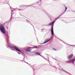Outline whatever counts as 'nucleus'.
<instances>
[{
  "instance_id": "obj_16",
  "label": "nucleus",
  "mask_w": 75,
  "mask_h": 75,
  "mask_svg": "<svg viewBox=\"0 0 75 75\" xmlns=\"http://www.w3.org/2000/svg\"><path fill=\"white\" fill-rule=\"evenodd\" d=\"M65 12H64L63 13H62L61 14V15H62H62H63V14H65Z\"/></svg>"
},
{
  "instance_id": "obj_40",
  "label": "nucleus",
  "mask_w": 75,
  "mask_h": 75,
  "mask_svg": "<svg viewBox=\"0 0 75 75\" xmlns=\"http://www.w3.org/2000/svg\"><path fill=\"white\" fill-rule=\"evenodd\" d=\"M73 11V12H75V11Z\"/></svg>"
},
{
  "instance_id": "obj_20",
  "label": "nucleus",
  "mask_w": 75,
  "mask_h": 75,
  "mask_svg": "<svg viewBox=\"0 0 75 75\" xmlns=\"http://www.w3.org/2000/svg\"><path fill=\"white\" fill-rule=\"evenodd\" d=\"M60 17V16H59L57 17V19H58Z\"/></svg>"
},
{
  "instance_id": "obj_18",
  "label": "nucleus",
  "mask_w": 75,
  "mask_h": 75,
  "mask_svg": "<svg viewBox=\"0 0 75 75\" xmlns=\"http://www.w3.org/2000/svg\"><path fill=\"white\" fill-rule=\"evenodd\" d=\"M71 63H72L73 64H74V61L73 60L71 62Z\"/></svg>"
},
{
  "instance_id": "obj_56",
  "label": "nucleus",
  "mask_w": 75,
  "mask_h": 75,
  "mask_svg": "<svg viewBox=\"0 0 75 75\" xmlns=\"http://www.w3.org/2000/svg\"><path fill=\"white\" fill-rule=\"evenodd\" d=\"M39 45V46H40V45Z\"/></svg>"
},
{
  "instance_id": "obj_59",
  "label": "nucleus",
  "mask_w": 75,
  "mask_h": 75,
  "mask_svg": "<svg viewBox=\"0 0 75 75\" xmlns=\"http://www.w3.org/2000/svg\"><path fill=\"white\" fill-rule=\"evenodd\" d=\"M47 55H48V56H49V55H48V54H47Z\"/></svg>"
},
{
  "instance_id": "obj_43",
  "label": "nucleus",
  "mask_w": 75,
  "mask_h": 75,
  "mask_svg": "<svg viewBox=\"0 0 75 75\" xmlns=\"http://www.w3.org/2000/svg\"><path fill=\"white\" fill-rule=\"evenodd\" d=\"M73 61H75V59H73Z\"/></svg>"
},
{
  "instance_id": "obj_25",
  "label": "nucleus",
  "mask_w": 75,
  "mask_h": 75,
  "mask_svg": "<svg viewBox=\"0 0 75 75\" xmlns=\"http://www.w3.org/2000/svg\"><path fill=\"white\" fill-rule=\"evenodd\" d=\"M26 20V21H28V22L29 23H30V22H29V21H28V20Z\"/></svg>"
},
{
  "instance_id": "obj_17",
  "label": "nucleus",
  "mask_w": 75,
  "mask_h": 75,
  "mask_svg": "<svg viewBox=\"0 0 75 75\" xmlns=\"http://www.w3.org/2000/svg\"><path fill=\"white\" fill-rule=\"evenodd\" d=\"M65 12H64L63 13H62L61 14V15H62H62H63V14H65Z\"/></svg>"
},
{
  "instance_id": "obj_26",
  "label": "nucleus",
  "mask_w": 75,
  "mask_h": 75,
  "mask_svg": "<svg viewBox=\"0 0 75 75\" xmlns=\"http://www.w3.org/2000/svg\"><path fill=\"white\" fill-rule=\"evenodd\" d=\"M33 48V47H30L29 48V49H31V48Z\"/></svg>"
},
{
  "instance_id": "obj_5",
  "label": "nucleus",
  "mask_w": 75,
  "mask_h": 75,
  "mask_svg": "<svg viewBox=\"0 0 75 75\" xmlns=\"http://www.w3.org/2000/svg\"><path fill=\"white\" fill-rule=\"evenodd\" d=\"M12 18H13L12 17L10 19V20L9 21H7L6 22H5L4 24V25H5V24L6 23H7V24H8V23H9L10 22V21H11H11L12 20Z\"/></svg>"
},
{
  "instance_id": "obj_52",
  "label": "nucleus",
  "mask_w": 75,
  "mask_h": 75,
  "mask_svg": "<svg viewBox=\"0 0 75 75\" xmlns=\"http://www.w3.org/2000/svg\"><path fill=\"white\" fill-rule=\"evenodd\" d=\"M50 19L51 20V18H50Z\"/></svg>"
},
{
  "instance_id": "obj_55",
  "label": "nucleus",
  "mask_w": 75,
  "mask_h": 75,
  "mask_svg": "<svg viewBox=\"0 0 75 75\" xmlns=\"http://www.w3.org/2000/svg\"><path fill=\"white\" fill-rule=\"evenodd\" d=\"M75 21H73V22Z\"/></svg>"
},
{
  "instance_id": "obj_58",
  "label": "nucleus",
  "mask_w": 75,
  "mask_h": 75,
  "mask_svg": "<svg viewBox=\"0 0 75 75\" xmlns=\"http://www.w3.org/2000/svg\"><path fill=\"white\" fill-rule=\"evenodd\" d=\"M59 67H60V68H61V67H60V66H59Z\"/></svg>"
},
{
  "instance_id": "obj_10",
  "label": "nucleus",
  "mask_w": 75,
  "mask_h": 75,
  "mask_svg": "<svg viewBox=\"0 0 75 75\" xmlns=\"http://www.w3.org/2000/svg\"><path fill=\"white\" fill-rule=\"evenodd\" d=\"M27 6L28 7H29V6H32V5H22V7H24V6Z\"/></svg>"
},
{
  "instance_id": "obj_45",
  "label": "nucleus",
  "mask_w": 75,
  "mask_h": 75,
  "mask_svg": "<svg viewBox=\"0 0 75 75\" xmlns=\"http://www.w3.org/2000/svg\"><path fill=\"white\" fill-rule=\"evenodd\" d=\"M22 61V62H23V61H24V60H23V61Z\"/></svg>"
},
{
  "instance_id": "obj_24",
  "label": "nucleus",
  "mask_w": 75,
  "mask_h": 75,
  "mask_svg": "<svg viewBox=\"0 0 75 75\" xmlns=\"http://www.w3.org/2000/svg\"><path fill=\"white\" fill-rule=\"evenodd\" d=\"M66 44L67 45H70V46H71V45H68V44Z\"/></svg>"
},
{
  "instance_id": "obj_44",
  "label": "nucleus",
  "mask_w": 75,
  "mask_h": 75,
  "mask_svg": "<svg viewBox=\"0 0 75 75\" xmlns=\"http://www.w3.org/2000/svg\"><path fill=\"white\" fill-rule=\"evenodd\" d=\"M16 9H17V8H15V9H14V10H16Z\"/></svg>"
},
{
  "instance_id": "obj_35",
  "label": "nucleus",
  "mask_w": 75,
  "mask_h": 75,
  "mask_svg": "<svg viewBox=\"0 0 75 75\" xmlns=\"http://www.w3.org/2000/svg\"><path fill=\"white\" fill-rule=\"evenodd\" d=\"M44 30V29H42V30Z\"/></svg>"
},
{
  "instance_id": "obj_39",
  "label": "nucleus",
  "mask_w": 75,
  "mask_h": 75,
  "mask_svg": "<svg viewBox=\"0 0 75 75\" xmlns=\"http://www.w3.org/2000/svg\"><path fill=\"white\" fill-rule=\"evenodd\" d=\"M42 44V43H39V44Z\"/></svg>"
},
{
  "instance_id": "obj_13",
  "label": "nucleus",
  "mask_w": 75,
  "mask_h": 75,
  "mask_svg": "<svg viewBox=\"0 0 75 75\" xmlns=\"http://www.w3.org/2000/svg\"><path fill=\"white\" fill-rule=\"evenodd\" d=\"M57 20H58V19H57V18L56 19H55L54 20V21L53 23H52V24H53V25H54V23H55V21H57Z\"/></svg>"
},
{
  "instance_id": "obj_37",
  "label": "nucleus",
  "mask_w": 75,
  "mask_h": 75,
  "mask_svg": "<svg viewBox=\"0 0 75 75\" xmlns=\"http://www.w3.org/2000/svg\"><path fill=\"white\" fill-rule=\"evenodd\" d=\"M13 13H11V16H13Z\"/></svg>"
},
{
  "instance_id": "obj_60",
  "label": "nucleus",
  "mask_w": 75,
  "mask_h": 75,
  "mask_svg": "<svg viewBox=\"0 0 75 75\" xmlns=\"http://www.w3.org/2000/svg\"><path fill=\"white\" fill-rule=\"evenodd\" d=\"M12 9H14V8H12Z\"/></svg>"
},
{
  "instance_id": "obj_4",
  "label": "nucleus",
  "mask_w": 75,
  "mask_h": 75,
  "mask_svg": "<svg viewBox=\"0 0 75 75\" xmlns=\"http://www.w3.org/2000/svg\"><path fill=\"white\" fill-rule=\"evenodd\" d=\"M61 69H62V70H61V71H64V72H66V73H67V74H69V75H72L71 74L68 73V72H67L66 71H65V70H64V69H62V68H61Z\"/></svg>"
},
{
  "instance_id": "obj_31",
  "label": "nucleus",
  "mask_w": 75,
  "mask_h": 75,
  "mask_svg": "<svg viewBox=\"0 0 75 75\" xmlns=\"http://www.w3.org/2000/svg\"><path fill=\"white\" fill-rule=\"evenodd\" d=\"M21 55H22L24 57V54H21Z\"/></svg>"
},
{
  "instance_id": "obj_57",
  "label": "nucleus",
  "mask_w": 75,
  "mask_h": 75,
  "mask_svg": "<svg viewBox=\"0 0 75 75\" xmlns=\"http://www.w3.org/2000/svg\"><path fill=\"white\" fill-rule=\"evenodd\" d=\"M61 41H62V40H61Z\"/></svg>"
},
{
  "instance_id": "obj_33",
  "label": "nucleus",
  "mask_w": 75,
  "mask_h": 75,
  "mask_svg": "<svg viewBox=\"0 0 75 75\" xmlns=\"http://www.w3.org/2000/svg\"><path fill=\"white\" fill-rule=\"evenodd\" d=\"M25 62V63H26V64H28V63H27L26 62Z\"/></svg>"
},
{
  "instance_id": "obj_49",
  "label": "nucleus",
  "mask_w": 75,
  "mask_h": 75,
  "mask_svg": "<svg viewBox=\"0 0 75 75\" xmlns=\"http://www.w3.org/2000/svg\"><path fill=\"white\" fill-rule=\"evenodd\" d=\"M54 1H57V0H54Z\"/></svg>"
},
{
  "instance_id": "obj_64",
  "label": "nucleus",
  "mask_w": 75,
  "mask_h": 75,
  "mask_svg": "<svg viewBox=\"0 0 75 75\" xmlns=\"http://www.w3.org/2000/svg\"><path fill=\"white\" fill-rule=\"evenodd\" d=\"M33 7H34V6H33Z\"/></svg>"
},
{
  "instance_id": "obj_14",
  "label": "nucleus",
  "mask_w": 75,
  "mask_h": 75,
  "mask_svg": "<svg viewBox=\"0 0 75 75\" xmlns=\"http://www.w3.org/2000/svg\"><path fill=\"white\" fill-rule=\"evenodd\" d=\"M53 50H54V51H57V50L55 48H53Z\"/></svg>"
},
{
  "instance_id": "obj_11",
  "label": "nucleus",
  "mask_w": 75,
  "mask_h": 75,
  "mask_svg": "<svg viewBox=\"0 0 75 75\" xmlns=\"http://www.w3.org/2000/svg\"><path fill=\"white\" fill-rule=\"evenodd\" d=\"M35 55H40V54H39V52H36L35 53Z\"/></svg>"
},
{
  "instance_id": "obj_3",
  "label": "nucleus",
  "mask_w": 75,
  "mask_h": 75,
  "mask_svg": "<svg viewBox=\"0 0 75 75\" xmlns=\"http://www.w3.org/2000/svg\"><path fill=\"white\" fill-rule=\"evenodd\" d=\"M73 56H74V55L73 54H71L67 57V58H68L69 59H70L71 58H72L73 57Z\"/></svg>"
},
{
  "instance_id": "obj_21",
  "label": "nucleus",
  "mask_w": 75,
  "mask_h": 75,
  "mask_svg": "<svg viewBox=\"0 0 75 75\" xmlns=\"http://www.w3.org/2000/svg\"><path fill=\"white\" fill-rule=\"evenodd\" d=\"M41 1V0H40L39 2H37V3L38 4L39 3V2H40V1Z\"/></svg>"
},
{
  "instance_id": "obj_54",
  "label": "nucleus",
  "mask_w": 75,
  "mask_h": 75,
  "mask_svg": "<svg viewBox=\"0 0 75 75\" xmlns=\"http://www.w3.org/2000/svg\"><path fill=\"white\" fill-rule=\"evenodd\" d=\"M59 40H60V41H61V40H60L59 39Z\"/></svg>"
},
{
  "instance_id": "obj_53",
  "label": "nucleus",
  "mask_w": 75,
  "mask_h": 75,
  "mask_svg": "<svg viewBox=\"0 0 75 75\" xmlns=\"http://www.w3.org/2000/svg\"><path fill=\"white\" fill-rule=\"evenodd\" d=\"M59 40H60V41H61V40H60L59 39Z\"/></svg>"
},
{
  "instance_id": "obj_63",
  "label": "nucleus",
  "mask_w": 75,
  "mask_h": 75,
  "mask_svg": "<svg viewBox=\"0 0 75 75\" xmlns=\"http://www.w3.org/2000/svg\"><path fill=\"white\" fill-rule=\"evenodd\" d=\"M7 4H8V3Z\"/></svg>"
},
{
  "instance_id": "obj_1",
  "label": "nucleus",
  "mask_w": 75,
  "mask_h": 75,
  "mask_svg": "<svg viewBox=\"0 0 75 75\" xmlns=\"http://www.w3.org/2000/svg\"><path fill=\"white\" fill-rule=\"evenodd\" d=\"M0 31L4 34L6 40V42L7 43L6 45V47L7 48H12V49H14L18 51V52H20V50H17L18 49V47L17 46H16L14 45L11 44L10 42V40H9V36H8V33L7 32V33H6V30H5V27L3 25V24L1 23H0Z\"/></svg>"
},
{
  "instance_id": "obj_29",
  "label": "nucleus",
  "mask_w": 75,
  "mask_h": 75,
  "mask_svg": "<svg viewBox=\"0 0 75 75\" xmlns=\"http://www.w3.org/2000/svg\"><path fill=\"white\" fill-rule=\"evenodd\" d=\"M11 50H12L13 51H15L13 49H11Z\"/></svg>"
},
{
  "instance_id": "obj_28",
  "label": "nucleus",
  "mask_w": 75,
  "mask_h": 75,
  "mask_svg": "<svg viewBox=\"0 0 75 75\" xmlns=\"http://www.w3.org/2000/svg\"><path fill=\"white\" fill-rule=\"evenodd\" d=\"M68 61H66L65 62H67V63H68Z\"/></svg>"
},
{
  "instance_id": "obj_36",
  "label": "nucleus",
  "mask_w": 75,
  "mask_h": 75,
  "mask_svg": "<svg viewBox=\"0 0 75 75\" xmlns=\"http://www.w3.org/2000/svg\"><path fill=\"white\" fill-rule=\"evenodd\" d=\"M62 16V15L61 14L59 16L60 17H61V16Z\"/></svg>"
},
{
  "instance_id": "obj_2",
  "label": "nucleus",
  "mask_w": 75,
  "mask_h": 75,
  "mask_svg": "<svg viewBox=\"0 0 75 75\" xmlns=\"http://www.w3.org/2000/svg\"><path fill=\"white\" fill-rule=\"evenodd\" d=\"M54 26L51 27V33L52 35H54V29H53Z\"/></svg>"
},
{
  "instance_id": "obj_32",
  "label": "nucleus",
  "mask_w": 75,
  "mask_h": 75,
  "mask_svg": "<svg viewBox=\"0 0 75 75\" xmlns=\"http://www.w3.org/2000/svg\"><path fill=\"white\" fill-rule=\"evenodd\" d=\"M53 59H55V60H56V61H58V60L55 59H54V58H53Z\"/></svg>"
},
{
  "instance_id": "obj_51",
  "label": "nucleus",
  "mask_w": 75,
  "mask_h": 75,
  "mask_svg": "<svg viewBox=\"0 0 75 75\" xmlns=\"http://www.w3.org/2000/svg\"><path fill=\"white\" fill-rule=\"evenodd\" d=\"M7 29H8V27H7Z\"/></svg>"
},
{
  "instance_id": "obj_41",
  "label": "nucleus",
  "mask_w": 75,
  "mask_h": 75,
  "mask_svg": "<svg viewBox=\"0 0 75 75\" xmlns=\"http://www.w3.org/2000/svg\"><path fill=\"white\" fill-rule=\"evenodd\" d=\"M43 11H45V10L43 9Z\"/></svg>"
},
{
  "instance_id": "obj_62",
  "label": "nucleus",
  "mask_w": 75,
  "mask_h": 75,
  "mask_svg": "<svg viewBox=\"0 0 75 75\" xmlns=\"http://www.w3.org/2000/svg\"><path fill=\"white\" fill-rule=\"evenodd\" d=\"M46 30V31H47V30Z\"/></svg>"
},
{
  "instance_id": "obj_19",
  "label": "nucleus",
  "mask_w": 75,
  "mask_h": 75,
  "mask_svg": "<svg viewBox=\"0 0 75 75\" xmlns=\"http://www.w3.org/2000/svg\"><path fill=\"white\" fill-rule=\"evenodd\" d=\"M43 58H44V59H46V60H47V59L46 58H45L43 57Z\"/></svg>"
},
{
  "instance_id": "obj_34",
  "label": "nucleus",
  "mask_w": 75,
  "mask_h": 75,
  "mask_svg": "<svg viewBox=\"0 0 75 75\" xmlns=\"http://www.w3.org/2000/svg\"><path fill=\"white\" fill-rule=\"evenodd\" d=\"M71 46H75V45H72Z\"/></svg>"
},
{
  "instance_id": "obj_22",
  "label": "nucleus",
  "mask_w": 75,
  "mask_h": 75,
  "mask_svg": "<svg viewBox=\"0 0 75 75\" xmlns=\"http://www.w3.org/2000/svg\"><path fill=\"white\" fill-rule=\"evenodd\" d=\"M40 55V57H41L42 58H43V57H44L42 55H40H40Z\"/></svg>"
},
{
  "instance_id": "obj_9",
  "label": "nucleus",
  "mask_w": 75,
  "mask_h": 75,
  "mask_svg": "<svg viewBox=\"0 0 75 75\" xmlns=\"http://www.w3.org/2000/svg\"><path fill=\"white\" fill-rule=\"evenodd\" d=\"M63 5L64 6V7H65V10L64 11V12H66V11H67V8H67V7L66 6H65V4H63Z\"/></svg>"
},
{
  "instance_id": "obj_50",
  "label": "nucleus",
  "mask_w": 75,
  "mask_h": 75,
  "mask_svg": "<svg viewBox=\"0 0 75 75\" xmlns=\"http://www.w3.org/2000/svg\"><path fill=\"white\" fill-rule=\"evenodd\" d=\"M41 52H39V54H41Z\"/></svg>"
},
{
  "instance_id": "obj_12",
  "label": "nucleus",
  "mask_w": 75,
  "mask_h": 75,
  "mask_svg": "<svg viewBox=\"0 0 75 75\" xmlns=\"http://www.w3.org/2000/svg\"><path fill=\"white\" fill-rule=\"evenodd\" d=\"M32 48H36L37 49H39V47H32Z\"/></svg>"
},
{
  "instance_id": "obj_46",
  "label": "nucleus",
  "mask_w": 75,
  "mask_h": 75,
  "mask_svg": "<svg viewBox=\"0 0 75 75\" xmlns=\"http://www.w3.org/2000/svg\"><path fill=\"white\" fill-rule=\"evenodd\" d=\"M11 17H13V16L11 15Z\"/></svg>"
},
{
  "instance_id": "obj_38",
  "label": "nucleus",
  "mask_w": 75,
  "mask_h": 75,
  "mask_svg": "<svg viewBox=\"0 0 75 75\" xmlns=\"http://www.w3.org/2000/svg\"><path fill=\"white\" fill-rule=\"evenodd\" d=\"M48 61L49 62H50V61H49V60L48 59ZM49 64H50V63H49Z\"/></svg>"
},
{
  "instance_id": "obj_27",
  "label": "nucleus",
  "mask_w": 75,
  "mask_h": 75,
  "mask_svg": "<svg viewBox=\"0 0 75 75\" xmlns=\"http://www.w3.org/2000/svg\"><path fill=\"white\" fill-rule=\"evenodd\" d=\"M29 23H30V24H31V25H32V26H33V27H34V26H33V25H32V24L31 23H30V22H29Z\"/></svg>"
},
{
  "instance_id": "obj_6",
  "label": "nucleus",
  "mask_w": 75,
  "mask_h": 75,
  "mask_svg": "<svg viewBox=\"0 0 75 75\" xmlns=\"http://www.w3.org/2000/svg\"><path fill=\"white\" fill-rule=\"evenodd\" d=\"M50 40H51V39H50L48 38L46 40V41H47L46 42H44L42 43V44H45V43H47V42H49Z\"/></svg>"
},
{
  "instance_id": "obj_15",
  "label": "nucleus",
  "mask_w": 75,
  "mask_h": 75,
  "mask_svg": "<svg viewBox=\"0 0 75 75\" xmlns=\"http://www.w3.org/2000/svg\"><path fill=\"white\" fill-rule=\"evenodd\" d=\"M68 63H69V64H71V63H72V61H68Z\"/></svg>"
},
{
  "instance_id": "obj_42",
  "label": "nucleus",
  "mask_w": 75,
  "mask_h": 75,
  "mask_svg": "<svg viewBox=\"0 0 75 75\" xmlns=\"http://www.w3.org/2000/svg\"><path fill=\"white\" fill-rule=\"evenodd\" d=\"M33 70L34 72V69H33Z\"/></svg>"
},
{
  "instance_id": "obj_23",
  "label": "nucleus",
  "mask_w": 75,
  "mask_h": 75,
  "mask_svg": "<svg viewBox=\"0 0 75 75\" xmlns=\"http://www.w3.org/2000/svg\"><path fill=\"white\" fill-rule=\"evenodd\" d=\"M18 54H21V53L20 52H18Z\"/></svg>"
},
{
  "instance_id": "obj_7",
  "label": "nucleus",
  "mask_w": 75,
  "mask_h": 75,
  "mask_svg": "<svg viewBox=\"0 0 75 75\" xmlns=\"http://www.w3.org/2000/svg\"><path fill=\"white\" fill-rule=\"evenodd\" d=\"M52 24H53V23H49L48 25H45L44 26H50L52 25Z\"/></svg>"
},
{
  "instance_id": "obj_30",
  "label": "nucleus",
  "mask_w": 75,
  "mask_h": 75,
  "mask_svg": "<svg viewBox=\"0 0 75 75\" xmlns=\"http://www.w3.org/2000/svg\"><path fill=\"white\" fill-rule=\"evenodd\" d=\"M19 11H22V10L21 9H19Z\"/></svg>"
},
{
  "instance_id": "obj_61",
  "label": "nucleus",
  "mask_w": 75,
  "mask_h": 75,
  "mask_svg": "<svg viewBox=\"0 0 75 75\" xmlns=\"http://www.w3.org/2000/svg\"><path fill=\"white\" fill-rule=\"evenodd\" d=\"M50 65H51H51L50 64Z\"/></svg>"
},
{
  "instance_id": "obj_48",
  "label": "nucleus",
  "mask_w": 75,
  "mask_h": 75,
  "mask_svg": "<svg viewBox=\"0 0 75 75\" xmlns=\"http://www.w3.org/2000/svg\"><path fill=\"white\" fill-rule=\"evenodd\" d=\"M26 54H28V53H25Z\"/></svg>"
},
{
  "instance_id": "obj_8",
  "label": "nucleus",
  "mask_w": 75,
  "mask_h": 75,
  "mask_svg": "<svg viewBox=\"0 0 75 75\" xmlns=\"http://www.w3.org/2000/svg\"><path fill=\"white\" fill-rule=\"evenodd\" d=\"M31 51V49H27L25 50V52H30Z\"/></svg>"
},
{
  "instance_id": "obj_47",
  "label": "nucleus",
  "mask_w": 75,
  "mask_h": 75,
  "mask_svg": "<svg viewBox=\"0 0 75 75\" xmlns=\"http://www.w3.org/2000/svg\"><path fill=\"white\" fill-rule=\"evenodd\" d=\"M11 12H12V13H13V11H12Z\"/></svg>"
}]
</instances>
